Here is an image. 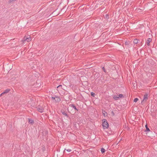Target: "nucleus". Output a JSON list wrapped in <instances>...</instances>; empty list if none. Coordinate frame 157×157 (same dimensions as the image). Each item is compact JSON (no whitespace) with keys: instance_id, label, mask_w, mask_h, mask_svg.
<instances>
[{"instance_id":"nucleus-26","label":"nucleus","mask_w":157,"mask_h":157,"mask_svg":"<svg viewBox=\"0 0 157 157\" xmlns=\"http://www.w3.org/2000/svg\"><path fill=\"white\" fill-rule=\"evenodd\" d=\"M145 127H146V128H148V126H147V124H146V125H145Z\"/></svg>"},{"instance_id":"nucleus-33","label":"nucleus","mask_w":157,"mask_h":157,"mask_svg":"<svg viewBox=\"0 0 157 157\" xmlns=\"http://www.w3.org/2000/svg\"><path fill=\"white\" fill-rule=\"evenodd\" d=\"M134 89H135V85H134Z\"/></svg>"},{"instance_id":"nucleus-19","label":"nucleus","mask_w":157,"mask_h":157,"mask_svg":"<svg viewBox=\"0 0 157 157\" xmlns=\"http://www.w3.org/2000/svg\"><path fill=\"white\" fill-rule=\"evenodd\" d=\"M102 69H103V71L105 73H106L107 72L105 70V68L104 67H102Z\"/></svg>"},{"instance_id":"nucleus-10","label":"nucleus","mask_w":157,"mask_h":157,"mask_svg":"<svg viewBox=\"0 0 157 157\" xmlns=\"http://www.w3.org/2000/svg\"><path fill=\"white\" fill-rule=\"evenodd\" d=\"M61 101L60 98L58 97H56V98L55 99V101L56 102H59Z\"/></svg>"},{"instance_id":"nucleus-27","label":"nucleus","mask_w":157,"mask_h":157,"mask_svg":"<svg viewBox=\"0 0 157 157\" xmlns=\"http://www.w3.org/2000/svg\"><path fill=\"white\" fill-rule=\"evenodd\" d=\"M125 45H127L128 44V42H125Z\"/></svg>"},{"instance_id":"nucleus-5","label":"nucleus","mask_w":157,"mask_h":157,"mask_svg":"<svg viewBox=\"0 0 157 157\" xmlns=\"http://www.w3.org/2000/svg\"><path fill=\"white\" fill-rule=\"evenodd\" d=\"M37 110L40 113H42L44 112V109L41 106H39L37 107Z\"/></svg>"},{"instance_id":"nucleus-25","label":"nucleus","mask_w":157,"mask_h":157,"mask_svg":"<svg viewBox=\"0 0 157 157\" xmlns=\"http://www.w3.org/2000/svg\"><path fill=\"white\" fill-rule=\"evenodd\" d=\"M111 113L113 114V115H114V113L113 111H112Z\"/></svg>"},{"instance_id":"nucleus-16","label":"nucleus","mask_w":157,"mask_h":157,"mask_svg":"<svg viewBox=\"0 0 157 157\" xmlns=\"http://www.w3.org/2000/svg\"><path fill=\"white\" fill-rule=\"evenodd\" d=\"M150 130L149 129V128H146V129L144 131L148 132H150Z\"/></svg>"},{"instance_id":"nucleus-18","label":"nucleus","mask_w":157,"mask_h":157,"mask_svg":"<svg viewBox=\"0 0 157 157\" xmlns=\"http://www.w3.org/2000/svg\"><path fill=\"white\" fill-rule=\"evenodd\" d=\"M138 99L137 98H136L134 99L133 101L134 102H136L138 101Z\"/></svg>"},{"instance_id":"nucleus-17","label":"nucleus","mask_w":157,"mask_h":157,"mask_svg":"<svg viewBox=\"0 0 157 157\" xmlns=\"http://www.w3.org/2000/svg\"><path fill=\"white\" fill-rule=\"evenodd\" d=\"M153 47L155 48V49H157V45L155 44H153Z\"/></svg>"},{"instance_id":"nucleus-31","label":"nucleus","mask_w":157,"mask_h":157,"mask_svg":"<svg viewBox=\"0 0 157 157\" xmlns=\"http://www.w3.org/2000/svg\"><path fill=\"white\" fill-rule=\"evenodd\" d=\"M150 50V52H151V49H150V50Z\"/></svg>"},{"instance_id":"nucleus-8","label":"nucleus","mask_w":157,"mask_h":157,"mask_svg":"<svg viewBox=\"0 0 157 157\" xmlns=\"http://www.w3.org/2000/svg\"><path fill=\"white\" fill-rule=\"evenodd\" d=\"M61 112L62 113L63 115L66 116L67 117H68V116L67 113V112L64 111H61Z\"/></svg>"},{"instance_id":"nucleus-22","label":"nucleus","mask_w":157,"mask_h":157,"mask_svg":"<svg viewBox=\"0 0 157 157\" xmlns=\"http://www.w3.org/2000/svg\"><path fill=\"white\" fill-rule=\"evenodd\" d=\"M65 150H66L68 152H70L71 151V150L70 149H68L66 150V149H65L64 150V151H65Z\"/></svg>"},{"instance_id":"nucleus-9","label":"nucleus","mask_w":157,"mask_h":157,"mask_svg":"<svg viewBox=\"0 0 157 157\" xmlns=\"http://www.w3.org/2000/svg\"><path fill=\"white\" fill-rule=\"evenodd\" d=\"M10 89H9L6 90L3 93L1 94V95H2L3 94L8 93L10 91Z\"/></svg>"},{"instance_id":"nucleus-23","label":"nucleus","mask_w":157,"mask_h":157,"mask_svg":"<svg viewBox=\"0 0 157 157\" xmlns=\"http://www.w3.org/2000/svg\"><path fill=\"white\" fill-rule=\"evenodd\" d=\"M62 87V85H59L57 87V88H59L60 87Z\"/></svg>"},{"instance_id":"nucleus-12","label":"nucleus","mask_w":157,"mask_h":157,"mask_svg":"<svg viewBox=\"0 0 157 157\" xmlns=\"http://www.w3.org/2000/svg\"><path fill=\"white\" fill-rule=\"evenodd\" d=\"M113 98L114 99L116 100H117L119 98L118 95H114Z\"/></svg>"},{"instance_id":"nucleus-1","label":"nucleus","mask_w":157,"mask_h":157,"mask_svg":"<svg viewBox=\"0 0 157 157\" xmlns=\"http://www.w3.org/2000/svg\"><path fill=\"white\" fill-rule=\"evenodd\" d=\"M102 125L104 129L108 128L109 127V124L106 120L104 119L102 120Z\"/></svg>"},{"instance_id":"nucleus-11","label":"nucleus","mask_w":157,"mask_h":157,"mask_svg":"<svg viewBox=\"0 0 157 157\" xmlns=\"http://www.w3.org/2000/svg\"><path fill=\"white\" fill-rule=\"evenodd\" d=\"M29 123L33 124L34 123V121L33 120H32L31 119H29Z\"/></svg>"},{"instance_id":"nucleus-3","label":"nucleus","mask_w":157,"mask_h":157,"mask_svg":"<svg viewBox=\"0 0 157 157\" xmlns=\"http://www.w3.org/2000/svg\"><path fill=\"white\" fill-rule=\"evenodd\" d=\"M148 94L147 93H145L144 95V99L142 101L141 103H142L143 102H146L147 100L148 99Z\"/></svg>"},{"instance_id":"nucleus-6","label":"nucleus","mask_w":157,"mask_h":157,"mask_svg":"<svg viewBox=\"0 0 157 157\" xmlns=\"http://www.w3.org/2000/svg\"><path fill=\"white\" fill-rule=\"evenodd\" d=\"M152 41V39H151L150 38H148L147 40H146V43L147 44V45L148 46L149 45H150V43Z\"/></svg>"},{"instance_id":"nucleus-28","label":"nucleus","mask_w":157,"mask_h":157,"mask_svg":"<svg viewBox=\"0 0 157 157\" xmlns=\"http://www.w3.org/2000/svg\"><path fill=\"white\" fill-rule=\"evenodd\" d=\"M142 51V50H141V49H140V52H141Z\"/></svg>"},{"instance_id":"nucleus-21","label":"nucleus","mask_w":157,"mask_h":157,"mask_svg":"<svg viewBox=\"0 0 157 157\" xmlns=\"http://www.w3.org/2000/svg\"><path fill=\"white\" fill-rule=\"evenodd\" d=\"M56 96H55V97H52V99L53 100H55L56 98Z\"/></svg>"},{"instance_id":"nucleus-15","label":"nucleus","mask_w":157,"mask_h":157,"mask_svg":"<svg viewBox=\"0 0 157 157\" xmlns=\"http://www.w3.org/2000/svg\"><path fill=\"white\" fill-rule=\"evenodd\" d=\"M90 94H91V96L92 97H94L95 96V94L93 92H91Z\"/></svg>"},{"instance_id":"nucleus-29","label":"nucleus","mask_w":157,"mask_h":157,"mask_svg":"<svg viewBox=\"0 0 157 157\" xmlns=\"http://www.w3.org/2000/svg\"><path fill=\"white\" fill-rule=\"evenodd\" d=\"M103 114L104 115V116H105V113H103Z\"/></svg>"},{"instance_id":"nucleus-14","label":"nucleus","mask_w":157,"mask_h":157,"mask_svg":"<svg viewBox=\"0 0 157 157\" xmlns=\"http://www.w3.org/2000/svg\"><path fill=\"white\" fill-rule=\"evenodd\" d=\"M101 151L102 154L104 153L105 151V150L104 148H101Z\"/></svg>"},{"instance_id":"nucleus-35","label":"nucleus","mask_w":157,"mask_h":157,"mask_svg":"<svg viewBox=\"0 0 157 157\" xmlns=\"http://www.w3.org/2000/svg\"><path fill=\"white\" fill-rule=\"evenodd\" d=\"M104 112L105 113H106L107 114V113L106 112H105V111H104Z\"/></svg>"},{"instance_id":"nucleus-4","label":"nucleus","mask_w":157,"mask_h":157,"mask_svg":"<svg viewBox=\"0 0 157 157\" xmlns=\"http://www.w3.org/2000/svg\"><path fill=\"white\" fill-rule=\"evenodd\" d=\"M133 43L135 44H140L141 42L140 40H138L137 39H134L133 40Z\"/></svg>"},{"instance_id":"nucleus-30","label":"nucleus","mask_w":157,"mask_h":157,"mask_svg":"<svg viewBox=\"0 0 157 157\" xmlns=\"http://www.w3.org/2000/svg\"><path fill=\"white\" fill-rule=\"evenodd\" d=\"M103 114L104 115V116H105V113H103Z\"/></svg>"},{"instance_id":"nucleus-34","label":"nucleus","mask_w":157,"mask_h":157,"mask_svg":"<svg viewBox=\"0 0 157 157\" xmlns=\"http://www.w3.org/2000/svg\"><path fill=\"white\" fill-rule=\"evenodd\" d=\"M134 89H135V85H134Z\"/></svg>"},{"instance_id":"nucleus-2","label":"nucleus","mask_w":157,"mask_h":157,"mask_svg":"<svg viewBox=\"0 0 157 157\" xmlns=\"http://www.w3.org/2000/svg\"><path fill=\"white\" fill-rule=\"evenodd\" d=\"M31 40V39L30 36L28 35V36H25L22 39L21 41L22 42V43L25 41H27V42H29Z\"/></svg>"},{"instance_id":"nucleus-13","label":"nucleus","mask_w":157,"mask_h":157,"mask_svg":"<svg viewBox=\"0 0 157 157\" xmlns=\"http://www.w3.org/2000/svg\"><path fill=\"white\" fill-rule=\"evenodd\" d=\"M118 96L119 98L124 97L123 95L122 94H120Z\"/></svg>"},{"instance_id":"nucleus-24","label":"nucleus","mask_w":157,"mask_h":157,"mask_svg":"<svg viewBox=\"0 0 157 157\" xmlns=\"http://www.w3.org/2000/svg\"><path fill=\"white\" fill-rule=\"evenodd\" d=\"M106 18H107L108 19L109 18V16L107 14L106 15Z\"/></svg>"},{"instance_id":"nucleus-7","label":"nucleus","mask_w":157,"mask_h":157,"mask_svg":"<svg viewBox=\"0 0 157 157\" xmlns=\"http://www.w3.org/2000/svg\"><path fill=\"white\" fill-rule=\"evenodd\" d=\"M69 106L71 107H72L75 110H76L77 111H78V109H77L75 105L74 104H71L69 105Z\"/></svg>"},{"instance_id":"nucleus-20","label":"nucleus","mask_w":157,"mask_h":157,"mask_svg":"<svg viewBox=\"0 0 157 157\" xmlns=\"http://www.w3.org/2000/svg\"><path fill=\"white\" fill-rule=\"evenodd\" d=\"M15 0H9L8 3H11L12 2L15 1Z\"/></svg>"},{"instance_id":"nucleus-32","label":"nucleus","mask_w":157,"mask_h":157,"mask_svg":"<svg viewBox=\"0 0 157 157\" xmlns=\"http://www.w3.org/2000/svg\"><path fill=\"white\" fill-rule=\"evenodd\" d=\"M134 89H135V85H134Z\"/></svg>"}]
</instances>
